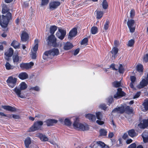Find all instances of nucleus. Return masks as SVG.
<instances>
[{
	"label": "nucleus",
	"instance_id": "f257e3e1",
	"mask_svg": "<svg viewBox=\"0 0 148 148\" xmlns=\"http://www.w3.org/2000/svg\"><path fill=\"white\" fill-rule=\"evenodd\" d=\"M59 51L58 49L53 48L49 51H45L43 56V58L46 60L48 58H52L55 56L58 55Z\"/></svg>",
	"mask_w": 148,
	"mask_h": 148
},
{
	"label": "nucleus",
	"instance_id": "f03ea898",
	"mask_svg": "<svg viewBox=\"0 0 148 148\" xmlns=\"http://www.w3.org/2000/svg\"><path fill=\"white\" fill-rule=\"evenodd\" d=\"M19 86V88L16 87L12 90L15 92L18 97L24 98L25 97V96L21 94V90H24L27 88V85L25 82H23L20 84Z\"/></svg>",
	"mask_w": 148,
	"mask_h": 148
},
{
	"label": "nucleus",
	"instance_id": "7ed1b4c3",
	"mask_svg": "<svg viewBox=\"0 0 148 148\" xmlns=\"http://www.w3.org/2000/svg\"><path fill=\"white\" fill-rule=\"evenodd\" d=\"M75 121L73 124V126L75 129L78 130H81L82 131L88 130L89 128L87 125H84L79 122V120L77 118L74 119Z\"/></svg>",
	"mask_w": 148,
	"mask_h": 148
},
{
	"label": "nucleus",
	"instance_id": "20e7f679",
	"mask_svg": "<svg viewBox=\"0 0 148 148\" xmlns=\"http://www.w3.org/2000/svg\"><path fill=\"white\" fill-rule=\"evenodd\" d=\"M89 147L91 148H109L103 142L100 141L93 142Z\"/></svg>",
	"mask_w": 148,
	"mask_h": 148
},
{
	"label": "nucleus",
	"instance_id": "39448f33",
	"mask_svg": "<svg viewBox=\"0 0 148 148\" xmlns=\"http://www.w3.org/2000/svg\"><path fill=\"white\" fill-rule=\"evenodd\" d=\"M43 122L41 121H37L35 122L33 125L30 128L29 131L34 132L39 130L43 125Z\"/></svg>",
	"mask_w": 148,
	"mask_h": 148
},
{
	"label": "nucleus",
	"instance_id": "423d86ee",
	"mask_svg": "<svg viewBox=\"0 0 148 148\" xmlns=\"http://www.w3.org/2000/svg\"><path fill=\"white\" fill-rule=\"evenodd\" d=\"M6 82L8 83V86L12 88L16 85L17 79L12 76H10L8 78Z\"/></svg>",
	"mask_w": 148,
	"mask_h": 148
},
{
	"label": "nucleus",
	"instance_id": "0eeeda50",
	"mask_svg": "<svg viewBox=\"0 0 148 148\" xmlns=\"http://www.w3.org/2000/svg\"><path fill=\"white\" fill-rule=\"evenodd\" d=\"M48 43L49 45L55 47L57 45L56 38L54 35H51L48 37Z\"/></svg>",
	"mask_w": 148,
	"mask_h": 148
},
{
	"label": "nucleus",
	"instance_id": "6e6552de",
	"mask_svg": "<svg viewBox=\"0 0 148 148\" xmlns=\"http://www.w3.org/2000/svg\"><path fill=\"white\" fill-rule=\"evenodd\" d=\"M135 22L132 19H128L127 22V24L128 27L130 30V32L133 33L135 30Z\"/></svg>",
	"mask_w": 148,
	"mask_h": 148
},
{
	"label": "nucleus",
	"instance_id": "1a4fd4ad",
	"mask_svg": "<svg viewBox=\"0 0 148 148\" xmlns=\"http://www.w3.org/2000/svg\"><path fill=\"white\" fill-rule=\"evenodd\" d=\"M66 34V31L61 28H59L56 33V36L60 39L62 40L64 38Z\"/></svg>",
	"mask_w": 148,
	"mask_h": 148
},
{
	"label": "nucleus",
	"instance_id": "9d476101",
	"mask_svg": "<svg viewBox=\"0 0 148 148\" xmlns=\"http://www.w3.org/2000/svg\"><path fill=\"white\" fill-rule=\"evenodd\" d=\"M34 65V63L32 62L29 63L23 62L20 64V66L22 70H28L31 69Z\"/></svg>",
	"mask_w": 148,
	"mask_h": 148
},
{
	"label": "nucleus",
	"instance_id": "9b49d317",
	"mask_svg": "<svg viewBox=\"0 0 148 148\" xmlns=\"http://www.w3.org/2000/svg\"><path fill=\"white\" fill-rule=\"evenodd\" d=\"M125 95L126 93L122 91V88H119L117 89L116 94L114 95V97L116 99H119L125 96Z\"/></svg>",
	"mask_w": 148,
	"mask_h": 148
},
{
	"label": "nucleus",
	"instance_id": "f8f14e48",
	"mask_svg": "<svg viewBox=\"0 0 148 148\" xmlns=\"http://www.w3.org/2000/svg\"><path fill=\"white\" fill-rule=\"evenodd\" d=\"M138 127L140 129H144L148 127V119H144L138 125Z\"/></svg>",
	"mask_w": 148,
	"mask_h": 148
},
{
	"label": "nucleus",
	"instance_id": "ddd939ff",
	"mask_svg": "<svg viewBox=\"0 0 148 148\" xmlns=\"http://www.w3.org/2000/svg\"><path fill=\"white\" fill-rule=\"evenodd\" d=\"M60 5V3L58 1H52L49 4V9L52 10L56 8Z\"/></svg>",
	"mask_w": 148,
	"mask_h": 148
},
{
	"label": "nucleus",
	"instance_id": "4468645a",
	"mask_svg": "<svg viewBox=\"0 0 148 148\" xmlns=\"http://www.w3.org/2000/svg\"><path fill=\"white\" fill-rule=\"evenodd\" d=\"M77 29L76 27L73 28L69 32L68 38H71L75 37L77 34Z\"/></svg>",
	"mask_w": 148,
	"mask_h": 148
},
{
	"label": "nucleus",
	"instance_id": "2eb2a0df",
	"mask_svg": "<svg viewBox=\"0 0 148 148\" xmlns=\"http://www.w3.org/2000/svg\"><path fill=\"white\" fill-rule=\"evenodd\" d=\"M21 40L23 42H25L29 39V36L27 33L25 32H23L21 36Z\"/></svg>",
	"mask_w": 148,
	"mask_h": 148
},
{
	"label": "nucleus",
	"instance_id": "dca6fc26",
	"mask_svg": "<svg viewBox=\"0 0 148 148\" xmlns=\"http://www.w3.org/2000/svg\"><path fill=\"white\" fill-rule=\"evenodd\" d=\"M112 112H118V113L122 114L125 112V108L123 106L116 108L113 109Z\"/></svg>",
	"mask_w": 148,
	"mask_h": 148
},
{
	"label": "nucleus",
	"instance_id": "f3484780",
	"mask_svg": "<svg viewBox=\"0 0 148 148\" xmlns=\"http://www.w3.org/2000/svg\"><path fill=\"white\" fill-rule=\"evenodd\" d=\"M147 84L148 81L146 80L143 79L140 82L138 86V88L139 89L143 88L147 86Z\"/></svg>",
	"mask_w": 148,
	"mask_h": 148
},
{
	"label": "nucleus",
	"instance_id": "a211bd4d",
	"mask_svg": "<svg viewBox=\"0 0 148 148\" xmlns=\"http://www.w3.org/2000/svg\"><path fill=\"white\" fill-rule=\"evenodd\" d=\"M47 125L48 126H52L54 124L57 123L58 121L54 119H49L47 120L46 122Z\"/></svg>",
	"mask_w": 148,
	"mask_h": 148
},
{
	"label": "nucleus",
	"instance_id": "6ab92c4d",
	"mask_svg": "<svg viewBox=\"0 0 148 148\" xmlns=\"http://www.w3.org/2000/svg\"><path fill=\"white\" fill-rule=\"evenodd\" d=\"M2 14H5L7 13L6 14H7L8 13H10L9 11L10 10L9 8L5 4H3L2 6Z\"/></svg>",
	"mask_w": 148,
	"mask_h": 148
},
{
	"label": "nucleus",
	"instance_id": "aec40b11",
	"mask_svg": "<svg viewBox=\"0 0 148 148\" xmlns=\"http://www.w3.org/2000/svg\"><path fill=\"white\" fill-rule=\"evenodd\" d=\"M24 145L26 148H29V145L31 144L32 141L30 137H27L24 140Z\"/></svg>",
	"mask_w": 148,
	"mask_h": 148
},
{
	"label": "nucleus",
	"instance_id": "412c9836",
	"mask_svg": "<svg viewBox=\"0 0 148 148\" xmlns=\"http://www.w3.org/2000/svg\"><path fill=\"white\" fill-rule=\"evenodd\" d=\"M2 107L4 110H6L13 112L16 111L15 108L9 106H2Z\"/></svg>",
	"mask_w": 148,
	"mask_h": 148
},
{
	"label": "nucleus",
	"instance_id": "4be33fe9",
	"mask_svg": "<svg viewBox=\"0 0 148 148\" xmlns=\"http://www.w3.org/2000/svg\"><path fill=\"white\" fill-rule=\"evenodd\" d=\"M28 76L27 73L25 72L20 73L18 75V77L21 79L24 80L27 79Z\"/></svg>",
	"mask_w": 148,
	"mask_h": 148
},
{
	"label": "nucleus",
	"instance_id": "5701e85b",
	"mask_svg": "<svg viewBox=\"0 0 148 148\" xmlns=\"http://www.w3.org/2000/svg\"><path fill=\"white\" fill-rule=\"evenodd\" d=\"M108 132L107 130L105 129H101L99 131V135L100 136L103 137H107Z\"/></svg>",
	"mask_w": 148,
	"mask_h": 148
},
{
	"label": "nucleus",
	"instance_id": "b1692460",
	"mask_svg": "<svg viewBox=\"0 0 148 148\" xmlns=\"http://www.w3.org/2000/svg\"><path fill=\"white\" fill-rule=\"evenodd\" d=\"M73 47L72 43L67 42L65 44L64 47V49L65 50H68L72 49Z\"/></svg>",
	"mask_w": 148,
	"mask_h": 148
},
{
	"label": "nucleus",
	"instance_id": "393cba45",
	"mask_svg": "<svg viewBox=\"0 0 148 148\" xmlns=\"http://www.w3.org/2000/svg\"><path fill=\"white\" fill-rule=\"evenodd\" d=\"M119 49L116 47H114L111 51L112 54V57L114 58L117 56V54L118 53Z\"/></svg>",
	"mask_w": 148,
	"mask_h": 148
},
{
	"label": "nucleus",
	"instance_id": "a878e982",
	"mask_svg": "<svg viewBox=\"0 0 148 148\" xmlns=\"http://www.w3.org/2000/svg\"><path fill=\"white\" fill-rule=\"evenodd\" d=\"M38 136L42 141L46 142L48 140V138L45 135L42 133H39Z\"/></svg>",
	"mask_w": 148,
	"mask_h": 148
},
{
	"label": "nucleus",
	"instance_id": "bb28decb",
	"mask_svg": "<svg viewBox=\"0 0 148 148\" xmlns=\"http://www.w3.org/2000/svg\"><path fill=\"white\" fill-rule=\"evenodd\" d=\"M85 117L86 118L92 121H95L96 120L95 115L92 114H88L86 115Z\"/></svg>",
	"mask_w": 148,
	"mask_h": 148
},
{
	"label": "nucleus",
	"instance_id": "cd10ccee",
	"mask_svg": "<svg viewBox=\"0 0 148 148\" xmlns=\"http://www.w3.org/2000/svg\"><path fill=\"white\" fill-rule=\"evenodd\" d=\"M128 135L132 138L136 136L137 135V134L135 132V130L133 129L128 131Z\"/></svg>",
	"mask_w": 148,
	"mask_h": 148
},
{
	"label": "nucleus",
	"instance_id": "c85d7f7f",
	"mask_svg": "<svg viewBox=\"0 0 148 148\" xmlns=\"http://www.w3.org/2000/svg\"><path fill=\"white\" fill-rule=\"evenodd\" d=\"M133 111V109L132 108L129 106H127L125 108V112L126 113L128 114H132Z\"/></svg>",
	"mask_w": 148,
	"mask_h": 148
},
{
	"label": "nucleus",
	"instance_id": "c756f323",
	"mask_svg": "<svg viewBox=\"0 0 148 148\" xmlns=\"http://www.w3.org/2000/svg\"><path fill=\"white\" fill-rule=\"evenodd\" d=\"M20 44L16 40H13L11 44V45L15 49L19 48Z\"/></svg>",
	"mask_w": 148,
	"mask_h": 148
},
{
	"label": "nucleus",
	"instance_id": "7c9ffc66",
	"mask_svg": "<svg viewBox=\"0 0 148 148\" xmlns=\"http://www.w3.org/2000/svg\"><path fill=\"white\" fill-rule=\"evenodd\" d=\"M14 53V51L12 48H9L8 51L5 53V55L8 57H11Z\"/></svg>",
	"mask_w": 148,
	"mask_h": 148
},
{
	"label": "nucleus",
	"instance_id": "2f4dec72",
	"mask_svg": "<svg viewBox=\"0 0 148 148\" xmlns=\"http://www.w3.org/2000/svg\"><path fill=\"white\" fill-rule=\"evenodd\" d=\"M136 70L139 73H143V65L141 64H138L136 67Z\"/></svg>",
	"mask_w": 148,
	"mask_h": 148
},
{
	"label": "nucleus",
	"instance_id": "473e14b6",
	"mask_svg": "<svg viewBox=\"0 0 148 148\" xmlns=\"http://www.w3.org/2000/svg\"><path fill=\"white\" fill-rule=\"evenodd\" d=\"M57 29V27L55 25L51 26L50 27V33L51 35H53Z\"/></svg>",
	"mask_w": 148,
	"mask_h": 148
},
{
	"label": "nucleus",
	"instance_id": "72a5a7b5",
	"mask_svg": "<svg viewBox=\"0 0 148 148\" xmlns=\"http://www.w3.org/2000/svg\"><path fill=\"white\" fill-rule=\"evenodd\" d=\"M142 105L146 110H148V99L145 100Z\"/></svg>",
	"mask_w": 148,
	"mask_h": 148
},
{
	"label": "nucleus",
	"instance_id": "f704fd0d",
	"mask_svg": "<svg viewBox=\"0 0 148 148\" xmlns=\"http://www.w3.org/2000/svg\"><path fill=\"white\" fill-rule=\"evenodd\" d=\"M5 66L6 69L8 70L12 69L15 67L14 66L11 65L8 62H7L5 65Z\"/></svg>",
	"mask_w": 148,
	"mask_h": 148
},
{
	"label": "nucleus",
	"instance_id": "c9c22d12",
	"mask_svg": "<svg viewBox=\"0 0 148 148\" xmlns=\"http://www.w3.org/2000/svg\"><path fill=\"white\" fill-rule=\"evenodd\" d=\"M13 60L14 63H16L17 64H18V62L19 61V57L17 55H14L13 56Z\"/></svg>",
	"mask_w": 148,
	"mask_h": 148
},
{
	"label": "nucleus",
	"instance_id": "e433bc0d",
	"mask_svg": "<svg viewBox=\"0 0 148 148\" xmlns=\"http://www.w3.org/2000/svg\"><path fill=\"white\" fill-rule=\"evenodd\" d=\"M103 12L101 11H97V18L98 19H100L103 16Z\"/></svg>",
	"mask_w": 148,
	"mask_h": 148
},
{
	"label": "nucleus",
	"instance_id": "4c0bfd02",
	"mask_svg": "<svg viewBox=\"0 0 148 148\" xmlns=\"http://www.w3.org/2000/svg\"><path fill=\"white\" fill-rule=\"evenodd\" d=\"M110 22L108 20H106L105 24H104L103 26L104 29L106 30H108L109 27V25L110 24Z\"/></svg>",
	"mask_w": 148,
	"mask_h": 148
},
{
	"label": "nucleus",
	"instance_id": "58836bf2",
	"mask_svg": "<svg viewBox=\"0 0 148 148\" xmlns=\"http://www.w3.org/2000/svg\"><path fill=\"white\" fill-rule=\"evenodd\" d=\"M97 28L96 27H92L91 29V31L92 34H95L97 32Z\"/></svg>",
	"mask_w": 148,
	"mask_h": 148
},
{
	"label": "nucleus",
	"instance_id": "ea45409f",
	"mask_svg": "<svg viewBox=\"0 0 148 148\" xmlns=\"http://www.w3.org/2000/svg\"><path fill=\"white\" fill-rule=\"evenodd\" d=\"M103 8L104 9H106L108 7V5L106 0H103L102 3Z\"/></svg>",
	"mask_w": 148,
	"mask_h": 148
},
{
	"label": "nucleus",
	"instance_id": "a19ab883",
	"mask_svg": "<svg viewBox=\"0 0 148 148\" xmlns=\"http://www.w3.org/2000/svg\"><path fill=\"white\" fill-rule=\"evenodd\" d=\"M112 85L113 86L116 88L120 86L121 82L120 81H115L113 82Z\"/></svg>",
	"mask_w": 148,
	"mask_h": 148
},
{
	"label": "nucleus",
	"instance_id": "79ce46f5",
	"mask_svg": "<svg viewBox=\"0 0 148 148\" xmlns=\"http://www.w3.org/2000/svg\"><path fill=\"white\" fill-rule=\"evenodd\" d=\"M64 123L65 125L67 126H70L72 124L70 120L68 119H66L64 121Z\"/></svg>",
	"mask_w": 148,
	"mask_h": 148
},
{
	"label": "nucleus",
	"instance_id": "37998d69",
	"mask_svg": "<svg viewBox=\"0 0 148 148\" xmlns=\"http://www.w3.org/2000/svg\"><path fill=\"white\" fill-rule=\"evenodd\" d=\"M119 72L120 73H123L124 71V69L123 68L122 64H120L118 69Z\"/></svg>",
	"mask_w": 148,
	"mask_h": 148
},
{
	"label": "nucleus",
	"instance_id": "c03bdc74",
	"mask_svg": "<svg viewBox=\"0 0 148 148\" xmlns=\"http://www.w3.org/2000/svg\"><path fill=\"white\" fill-rule=\"evenodd\" d=\"M49 0H41L40 5L43 6L47 5L48 3Z\"/></svg>",
	"mask_w": 148,
	"mask_h": 148
},
{
	"label": "nucleus",
	"instance_id": "a18cd8bd",
	"mask_svg": "<svg viewBox=\"0 0 148 148\" xmlns=\"http://www.w3.org/2000/svg\"><path fill=\"white\" fill-rule=\"evenodd\" d=\"M96 116L97 118L100 120H101L102 118V115L101 112H98L96 113Z\"/></svg>",
	"mask_w": 148,
	"mask_h": 148
},
{
	"label": "nucleus",
	"instance_id": "49530a36",
	"mask_svg": "<svg viewBox=\"0 0 148 148\" xmlns=\"http://www.w3.org/2000/svg\"><path fill=\"white\" fill-rule=\"evenodd\" d=\"M30 90H34L36 91H39L40 90V88L38 86H36L35 87H31L29 89Z\"/></svg>",
	"mask_w": 148,
	"mask_h": 148
},
{
	"label": "nucleus",
	"instance_id": "de8ad7c7",
	"mask_svg": "<svg viewBox=\"0 0 148 148\" xmlns=\"http://www.w3.org/2000/svg\"><path fill=\"white\" fill-rule=\"evenodd\" d=\"M134 43V40L131 39L128 41L127 45L129 47H131L133 45Z\"/></svg>",
	"mask_w": 148,
	"mask_h": 148
},
{
	"label": "nucleus",
	"instance_id": "09e8293b",
	"mask_svg": "<svg viewBox=\"0 0 148 148\" xmlns=\"http://www.w3.org/2000/svg\"><path fill=\"white\" fill-rule=\"evenodd\" d=\"M88 41V40L87 38H84L82 40L81 43V45H84L87 43Z\"/></svg>",
	"mask_w": 148,
	"mask_h": 148
},
{
	"label": "nucleus",
	"instance_id": "8fccbe9b",
	"mask_svg": "<svg viewBox=\"0 0 148 148\" xmlns=\"http://www.w3.org/2000/svg\"><path fill=\"white\" fill-rule=\"evenodd\" d=\"M135 15V11L134 10H131L130 12V17L132 18H133Z\"/></svg>",
	"mask_w": 148,
	"mask_h": 148
},
{
	"label": "nucleus",
	"instance_id": "3c124183",
	"mask_svg": "<svg viewBox=\"0 0 148 148\" xmlns=\"http://www.w3.org/2000/svg\"><path fill=\"white\" fill-rule=\"evenodd\" d=\"M130 80L132 83H134L136 80V78L135 76H130Z\"/></svg>",
	"mask_w": 148,
	"mask_h": 148
},
{
	"label": "nucleus",
	"instance_id": "603ef678",
	"mask_svg": "<svg viewBox=\"0 0 148 148\" xmlns=\"http://www.w3.org/2000/svg\"><path fill=\"white\" fill-rule=\"evenodd\" d=\"M99 107L100 108L104 110H106L107 108L106 105L105 104H101L100 105Z\"/></svg>",
	"mask_w": 148,
	"mask_h": 148
},
{
	"label": "nucleus",
	"instance_id": "864d4df0",
	"mask_svg": "<svg viewBox=\"0 0 148 148\" xmlns=\"http://www.w3.org/2000/svg\"><path fill=\"white\" fill-rule=\"evenodd\" d=\"M142 136L143 138L148 137V133L146 132H143L142 134Z\"/></svg>",
	"mask_w": 148,
	"mask_h": 148
},
{
	"label": "nucleus",
	"instance_id": "5fc2aeb1",
	"mask_svg": "<svg viewBox=\"0 0 148 148\" xmlns=\"http://www.w3.org/2000/svg\"><path fill=\"white\" fill-rule=\"evenodd\" d=\"M143 60L145 62H148V54L147 53L144 56L143 58Z\"/></svg>",
	"mask_w": 148,
	"mask_h": 148
},
{
	"label": "nucleus",
	"instance_id": "6e6d98bb",
	"mask_svg": "<svg viewBox=\"0 0 148 148\" xmlns=\"http://www.w3.org/2000/svg\"><path fill=\"white\" fill-rule=\"evenodd\" d=\"M113 101V99L112 97H110L108 99V102L109 103L108 105L110 106Z\"/></svg>",
	"mask_w": 148,
	"mask_h": 148
},
{
	"label": "nucleus",
	"instance_id": "4d7b16f0",
	"mask_svg": "<svg viewBox=\"0 0 148 148\" xmlns=\"http://www.w3.org/2000/svg\"><path fill=\"white\" fill-rule=\"evenodd\" d=\"M38 44H36L34 46L33 49V50L35 52L37 51L38 49Z\"/></svg>",
	"mask_w": 148,
	"mask_h": 148
},
{
	"label": "nucleus",
	"instance_id": "13d9d810",
	"mask_svg": "<svg viewBox=\"0 0 148 148\" xmlns=\"http://www.w3.org/2000/svg\"><path fill=\"white\" fill-rule=\"evenodd\" d=\"M140 92H137L135 95L134 96L133 98L135 99L138 97L140 95Z\"/></svg>",
	"mask_w": 148,
	"mask_h": 148
},
{
	"label": "nucleus",
	"instance_id": "bf43d9fd",
	"mask_svg": "<svg viewBox=\"0 0 148 148\" xmlns=\"http://www.w3.org/2000/svg\"><path fill=\"white\" fill-rule=\"evenodd\" d=\"M110 68H112V70H114L117 71V69H116L115 67V64L114 63L112 64L110 66Z\"/></svg>",
	"mask_w": 148,
	"mask_h": 148
},
{
	"label": "nucleus",
	"instance_id": "052dcab7",
	"mask_svg": "<svg viewBox=\"0 0 148 148\" xmlns=\"http://www.w3.org/2000/svg\"><path fill=\"white\" fill-rule=\"evenodd\" d=\"M136 145L135 143H133L130 145L129 147V148H136Z\"/></svg>",
	"mask_w": 148,
	"mask_h": 148
},
{
	"label": "nucleus",
	"instance_id": "680f3d73",
	"mask_svg": "<svg viewBox=\"0 0 148 148\" xmlns=\"http://www.w3.org/2000/svg\"><path fill=\"white\" fill-rule=\"evenodd\" d=\"M97 123L100 125H102L104 124V122L101 120H97L96 121Z\"/></svg>",
	"mask_w": 148,
	"mask_h": 148
},
{
	"label": "nucleus",
	"instance_id": "e2e57ef3",
	"mask_svg": "<svg viewBox=\"0 0 148 148\" xmlns=\"http://www.w3.org/2000/svg\"><path fill=\"white\" fill-rule=\"evenodd\" d=\"M79 48H77L74 51V56H76L77 55L79 52Z\"/></svg>",
	"mask_w": 148,
	"mask_h": 148
},
{
	"label": "nucleus",
	"instance_id": "0e129e2a",
	"mask_svg": "<svg viewBox=\"0 0 148 148\" xmlns=\"http://www.w3.org/2000/svg\"><path fill=\"white\" fill-rule=\"evenodd\" d=\"M36 57V53H32V59H35Z\"/></svg>",
	"mask_w": 148,
	"mask_h": 148
},
{
	"label": "nucleus",
	"instance_id": "69168bd1",
	"mask_svg": "<svg viewBox=\"0 0 148 148\" xmlns=\"http://www.w3.org/2000/svg\"><path fill=\"white\" fill-rule=\"evenodd\" d=\"M114 136V134L112 132H110L108 135V138H112Z\"/></svg>",
	"mask_w": 148,
	"mask_h": 148
},
{
	"label": "nucleus",
	"instance_id": "338daca9",
	"mask_svg": "<svg viewBox=\"0 0 148 148\" xmlns=\"http://www.w3.org/2000/svg\"><path fill=\"white\" fill-rule=\"evenodd\" d=\"M12 117L15 119H19L20 118V117L18 115L13 114L12 116Z\"/></svg>",
	"mask_w": 148,
	"mask_h": 148
},
{
	"label": "nucleus",
	"instance_id": "774afa93",
	"mask_svg": "<svg viewBox=\"0 0 148 148\" xmlns=\"http://www.w3.org/2000/svg\"><path fill=\"white\" fill-rule=\"evenodd\" d=\"M128 137V135L127 133H125L123 136L122 138L124 139H126Z\"/></svg>",
	"mask_w": 148,
	"mask_h": 148
}]
</instances>
